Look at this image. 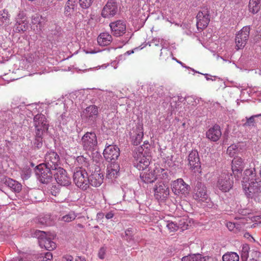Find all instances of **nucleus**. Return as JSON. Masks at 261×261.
<instances>
[{
	"label": "nucleus",
	"mask_w": 261,
	"mask_h": 261,
	"mask_svg": "<svg viewBox=\"0 0 261 261\" xmlns=\"http://www.w3.org/2000/svg\"><path fill=\"white\" fill-rule=\"evenodd\" d=\"M250 33V28L248 26L243 27L237 34L236 37V48H243L246 45Z\"/></svg>",
	"instance_id": "obj_11"
},
{
	"label": "nucleus",
	"mask_w": 261,
	"mask_h": 261,
	"mask_svg": "<svg viewBox=\"0 0 261 261\" xmlns=\"http://www.w3.org/2000/svg\"><path fill=\"white\" fill-rule=\"evenodd\" d=\"M140 178L145 183H151L156 179V176L155 175L154 169L152 170H148L147 171H143L140 173Z\"/></svg>",
	"instance_id": "obj_25"
},
{
	"label": "nucleus",
	"mask_w": 261,
	"mask_h": 261,
	"mask_svg": "<svg viewBox=\"0 0 261 261\" xmlns=\"http://www.w3.org/2000/svg\"><path fill=\"white\" fill-rule=\"evenodd\" d=\"M45 163L46 166L49 167L53 170L59 168L60 164L59 155L55 151L48 152L45 156Z\"/></svg>",
	"instance_id": "obj_12"
},
{
	"label": "nucleus",
	"mask_w": 261,
	"mask_h": 261,
	"mask_svg": "<svg viewBox=\"0 0 261 261\" xmlns=\"http://www.w3.org/2000/svg\"><path fill=\"white\" fill-rule=\"evenodd\" d=\"M244 160L237 156L233 158L231 162V169L233 173L235 172L241 173L245 168Z\"/></svg>",
	"instance_id": "obj_23"
},
{
	"label": "nucleus",
	"mask_w": 261,
	"mask_h": 261,
	"mask_svg": "<svg viewBox=\"0 0 261 261\" xmlns=\"http://www.w3.org/2000/svg\"><path fill=\"white\" fill-rule=\"evenodd\" d=\"M110 27L113 35L116 37H120L126 32V24L121 20H118L110 23Z\"/></svg>",
	"instance_id": "obj_16"
},
{
	"label": "nucleus",
	"mask_w": 261,
	"mask_h": 261,
	"mask_svg": "<svg viewBox=\"0 0 261 261\" xmlns=\"http://www.w3.org/2000/svg\"><path fill=\"white\" fill-rule=\"evenodd\" d=\"M39 222L42 225H44L46 223V222H44L43 220L39 221Z\"/></svg>",
	"instance_id": "obj_53"
},
{
	"label": "nucleus",
	"mask_w": 261,
	"mask_h": 261,
	"mask_svg": "<svg viewBox=\"0 0 261 261\" xmlns=\"http://www.w3.org/2000/svg\"><path fill=\"white\" fill-rule=\"evenodd\" d=\"M29 28V21L26 20H20L16 23V30L17 32H24L28 30Z\"/></svg>",
	"instance_id": "obj_33"
},
{
	"label": "nucleus",
	"mask_w": 261,
	"mask_h": 261,
	"mask_svg": "<svg viewBox=\"0 0 261 261\" xmlns=\"http://www.w3.org/2000/svg\"><path fill=\"white\" fill-rule=\"evenodd\" d=\"M34 124L36 129L38 139L41 140L43 132L48 128L45 116L42 114L35 115L34 117Z\"/></svg>",
	"instance_id": "obj_10"
},
{
	"label": "nucleus",
	"mask_w": 261,
	"mask_h": 261,
	"mask_svg": "<svg viewBox=\"0 0 261 261\" xmlns=\"http://www.w3.org/2000/svg\"><path fill=\"white\" fill-rule=\"evenodd\" d=\"M35 143L37 144L38 148L41 147L42 145V138L41 137V140H39L37 136V132H36V139Z\"/></svg>",
	"instance_id": "obj_47"
},
{
	"label": "nucleus",
	"mask_w": 261,
	"mask_h": 261,
	"mask_svg": "<svg viewBox=\"0 0 261 261\" xmlns=\"http://www.w3.org/2000/svg\"><path fill=\"white\" fill-rule=\"evenodd\" d=\"M226 226L230 231H233L236 232V224L234 223L228 222L226 223Z\"/></svg>",
	"instance_id": "obj_44"
},
{
	"label": "nucleus",
	"mask_w": 261,
	"mask_h": 261,
	"mask_svg": "<svg viewBox=\"0 0 261 261\" xmlns=\"http://www.w3.org/2000/svg\"><path fill=\"white\" fill-rule=\"evenodd\" d=\"M119 170V164L115 162H112L107 167L106 177L111 179L116 178L118 175Z\"/></svg>",
	"instance_id": "obj_21"
},
{
	"label": "nucleus",
	"mask_w": 261,
	"mask_h": 261,
	"mask_svg": "<svg viewBox=\"0 0 261 261\" xmlns=\"http://www.w3.org/2000/svg\"><path fill=\"white\" fill-rule=\"evenodd\" d=\"M77 0H68L64 8V14L66 16H71L76 10L77 7Z\"/></svg>",
	"instance_id": "obj_27"
},
{
	"label": "nucleus",
	"mask_w": 261,
	"mask_h": 261,
	"mask_svg": "<svg viewBox=\"0 0 261 261\" xmlns=\"http://www.w3.org/2000/svg\"><path fill=\"white\" fill-rule=\"evenodd\" d=\"M261 0H250L249 3V11L253 14L257 13L260 8Z\"/></svg>",
	"instance_id": "obj_34"
},
{
	"label": "nucleus",
	"mask_w": 261,
	"mask_h": 261,
	"mask_svg": "<svg viewBox=\"0 0 261 261\" xmlns=\"http://www.w3.org/2000/svg\"><path fill=\"white\" fill-rule=\"evenodd\" d=\"M242 150L241 145L240 143L237 144H233L230 145L227 149V153L230 156L232 157L235 154L239 153Z\"/></svg>",
	"instance_id": "obj_32"
},
{
	"label": "nucleus",
	"mask_w": 261,
	"mask_h": 261,
	"mask_svg": "<svg viewBox=\"0 0 261 261\" xmlns=\"http://www.w3.org/2000/svg\"><path fill=\"white\" fill-rule=\"evenodd\" d=\"M63 261H73V257L71 255H65L63 258Z\"/></svg>",
	"instance_id": "obj_48"
},
{
	"label": "nucleus",
	"mask_w": 261,
	"mask_h": 261,
	"mask_svg": "<svg viewBox=\"0 0 261 261\" xmlns=\"http://www.w3.org/2000/svg\"><path fill=\"white\" fill-rule=\"evenodd\" d=\"M154 195L159 201H164L169 195V189L168 185L164 182H158L154 188Z\"/></svg>",
	"instance_id": "obj_9"
},
{
	"label": "nucleus",
	"mask_w": 261,
	"mask_h": 261,
	"mask_svg": "<svg viewBox=\"0 0 261 261\" xmlns=\"http://www.w3.org/2000/svg\"><path fill=\"white\" fill-rule=\"evenodd\" d=\"M171 189L175 195L185 194L188 191V185L181 178L173 181L171 184Z\"/></svg>",
	"instance_id": "obj_17"
},
{
	"label": "nucleus",
	"mask_w": 261,
	"mask_h": 261,
	"mask_svg": "<svg viewBox=\"0 0 261 261\" xmlns=\"http://www.w3.org/2000/svg\"><path fill=\"white\" fill-rule=\"evenodd\" d=\"M244 237L247 239L251 238L252 239H254L253 237L249 234L248 232H246L244 233Z\"/></svg>",
	"instance_id": "obj_50"
},
{
	"label": "nucleus",
	"mask_w": 261,
	"mask_h": 261,
	"mask_svg": "<svg viewBox=\"0 0 261 261\" xmlns=\"http://www.w3.org/2000/svg\"><path fill=\"white\" fill-rule=\"evenodd\" d=\"M103 154L107 161L114 162L120 155V150L116 145H109L104 149Z\"/></svg>",
	"instance_id": "obj_13"
},
{
	"label": "nucleus",
	"mask_w": 261,
	"mask_h": 261,
	"mask_svg": "<svg viewBox=\"0 0 261 261\" xmlns=\"http://www.w3.org/2000/svg\"><path fill=\"white\" fill-rule=\"evenodd\" d=\"M34 237L38 239L39 245L41 248H44L49 251L53 250L56 248V244L53 241L56 237L54 233L36 230L34 232Z\"/></svg>",
	"instance_id": "obj_2"
},
{
	"label": "nucleus",
	"mask_w": 261,
	"mask_h": 261,
	"mask_svg": "<svg viewBox=\"0 0 261 261\" xmlns=\"http://www.w3.org/2000/svg\"><path fill=\"white\" fill-rule=\"evenodd\" d=\"M10 22H9V19H8V23H9Z\"/></svg>",
	"instance_id": "obj_57"
},
{
	"label": "nucleus",
	"mask_w": 261,
	"mask_h": 261,
	"mask_svg": "<svg viewBox=\"0 0 261 261\" xmlns=\"http://www.w3.org/2000/svg\"><path fill=\"white\" fill-rule=\"evenodd\" d=\"M112 41V36L107 32L100 33L97 37L98 44L102 46L109 45Z\"/></svg>",
	"instance_id": "obj_26"
},
{
	"label": "nucleus",
	"mask_w": 261,
	"mask_h": 261,
	"mask_svg": "<svg viewBox=\"0 0 261 261\" xmlns=\"http://www.w3.org/2000/svg\"><path fill=\"white\" fill-rule=\"evenodd\" d=\"M118 11V7L114 0H109L102 10L101 16L104 18L114 16Z\"/></svg>",
	"instance_id": "obj_15"
},
{
	"label": "nucleus",
	"mask_w": 261,
	"mask_h": 261,
	"mask_svg": "<svg viewBox=\"0 0 261 261\" xmlns=\"http://www.w3.org/2000/svg\"><path fill=\"white\" fill-rule=\"evenodd\" d=\"M220 127L218 125H215L206 132V137L212 141H218L221 136Z\"/></svg>",
	"instance_id": "obj_22"
},
{
	"label": "nucleus",
	"mask_w": 261,
	"mask_h": 261,
	"mask_svg": "<svg viewBox=\"0 0 261 261\" xmlns=\"http://www.w3.org/2000/svg\"><path fill=\"white\" fill-rule=\"evenodd\" d=\"M229 1L231 2H236L237 0H229Z\"/></svg>",
	"instance_id": "obj_54"
},
{
	"label": "nucleus",
	"mask_w": 261,
	"mask_h": 261,
	"mask_svg": "<svg viewBox=\"0 0 261 261\" xmlns=\"http://www.w3.org/2000/svg\"><path fill=\"white\" fill-rule=\"evenodd\" d=\"M261 115H255L249 118H246V122L244 124L245 126H254L255 124V118L260 116Z\"/></svg>",
	"instance_id": "obj_39"
},
{
	"label": "nucleus",
	"mask_w": 261,
	"mask_h": 261,
	"mask_svg": "<svg viewBox=\"0 0 261 261\" xmlns=\"http://www.w3.org/2000/svg\"><path fill=\"white\" fill-rule=\"evenodd\" d=\"M193 261H208L211 259V257L209 256L202 257L200 254H196L195 256H194Z\"/></svg>",
	"instance_id": "obj_42"
},
{
	"label": "nucleus",
	"mask_w": 261,
	"mask_h": 261,
	"mask_svg": "<svg viewBox=\"0 0 261 261\" xmlns=\"http://www.w3.org/2000/svg\"><path fill=\"white\" fill-rule=\"evenodd\" d=\"M75 261H86L85 258L78 256L76 259Z\"/></svg>",
	"instance_id": "obj_51"
},
{
	"label": "nucleus",
	"mask_w": 261,
	"mask_h": 261,
	"mask_svg": "<svg viewBox=\"0 0 261 261\" xmlns=\"http://www.w3.org/2000/svg\"><path fill=\"white\" fill-rule=\"evenodd\" d=\"M106 254V249L104 248H101L98 252V257L101 259H103Z\"/></svg>",
	"instance_id": "obj_46"
},
{
	"label": "nucleus",
	"mask_w": 261,
	"mask_h": 261,
	"mask_svg": "<svg viewBox=\"0 0 261 261\" xmlns=\"http://www.w3.org/2000/svg\"><path fill=\"white\" fill-rule=\"evenodd\" d=\"M243 188L248 198L261 202V180L256 178L254 168L246 169L244 172Z\"/></svg>",
	"instance_id": "obj_1"
},
{
	"label": "nucleus",
	"mask_w": 261,
	"mask_h": 261,
	"mask_svg": "<svg viewBox=\"0 0 261 261\" xmlns=\"http://www.w3.org/2000/svg\"><path fill=\"white\" fill-rule=\"evenodd\" d=\"M82 144L85 150L94 151L96 150L97 145L96 134L93 132L86 133L82 138Z\"/></svg>",
	"instance_id": "obj_8"
},
{
	"label": "nucleus",
	"mask_w": 261,
	"mask_h": 261,
	"mask_svg": "<svg viewBox=\"0 0 261 261\" xmlns=\"http://www.w3.org/2000/svg\"><path fill=\"white\" fill-rule=\"evenodd\" d=\"M196 25L198 30L206 28L210 21V12L207 7L201 8L196 17Z\"/></svg>",
	"instance_id": "obj_7"
},
{
	"label": "nucleus",
	"mask_w": 261,
	"mask_h": 261,
	"mask_svg": "<svg viewBox=\"0 0 261 261\" xmlns=\"http://www.w3.org/2000/svg\"><path fill=\"white\" fill-rule=\"evenodd\" d=\"M113 217H114V214H113L112 212H109V213H107V214L106 215V218L107 219H111V218H112Z\"/></svg>",
	"instance_id": "obj_49"
},
{
	"label": "nucleus",
	"mask_w": 261,
	"mask_h": 261,
	"mask_svg": "<svg viewBox=\"0 0 261 261\" xmlns=\"http://www.w3.org/2000/svg\"><path fill=\"white\" fill-rule=\"evenodd\" d=\"M233 184L232 174L228 172H224L218 177L217 186L222 192H226L232 188Z\"/></svg>",
	"instance_id": "obj_5"
},
{
	"label": "nucleus",
	"mask_w": 261,
	"mask_h": 261,
	"mask_svg": "<svg viewBox=\"0 0 261 261\" xmlns=\"http://www.w3.org/2000/svg\"><path fill=\"white\" fill-rule=\"evenodd\" d=\"M79 227H82V225L81 224H79Z\"/></svg>",
	"instance_id": "obj_55"
},
{
	"label": "nucleus",
	"mask_w": 261,
	"mask_h": 261,
	"mask_svg": "<svg viewBox=\"0 0 261 261\" xmlns=\"http://www.w3.org/2000/svg\"><path fill=\"white\" fill-rule=\"evenodd\" d=\"M222 259L223 261H239V256L236 252H227L223 255Z\"/></svg>",
	"instance_id": "obj_35"
},
{
	"label": "nucleus",
	"mask_w": 261,
	"mask_h": 261,
	"mask_svg": "<svg viewBox=\"0 0 261 261\" xmlns=\"http://www.w3.org/2000/svg\"><path fill=\"white\" fill-rule=\"evenodd\" d=\"M185 123H183V124H182V125H183V126H185Z\"/></svg>",
	"instance_id": "obj_58"
},
{
	"label": "nucleus",
	"mask_w": 261,
	"mask_h": 261,
	"mask_svg": "<svg viewBox=\"0 0 261 261\" xmlns=\"http://www.w3.org/2000/svg\"><path fill=\"white\" fill-rule=\"evenodd\" d=\"M93 0H79V4L81 7L84 9L89 7Z\"/></svg>",
	"instance_id": "obj_41"
},
{
	"label": "nucleus",
	"mask_w": 261,
	"mask_h": 261,
	"mask_svg": "<svg viewBox=\"0 0 261 261\" xmlns=\"http://www.w3.org/2000/svg\"><path fill=\"white\" fill-rule=\"evenodd\" d=\"M52 170L46 166V164H40L36 167L35 172L38 178L43 184H47L52 178Z\"/></svg>",
	"instance_id": "obj_6"
},
{
	"label": "nucleus",
	"mask_w": 261,
	"mask_h": 261,
	"mask_svg": "<svg viewBox=\"0 0 261 261\" xmlns=\"http://www.w3.org/2000/svg\"><path fill=\"white\" fill-rule=\"evenodd\" d=\"M19 261H23L22 259H20Z\"/></svg>",
	"instance_id": "obj_56"
},
{
	"label": "nucleus",
	"mask_w": 261,
	"mask_h": 261,
	"mask_svg": "<svg viewBox=\"0 0 261 261\" xmlns=\"http://www.w3.org/2000/svg\"><path fill=\"white\" fill-rule=\"evenodd\" d=\"M0 25H1V24H0Z\"/></svg>",
	"instance_id": "obj_59"
},
{
	"label": "nucleus",
	"mask_w": 261,
	"mask_h": 261,
	"mask_svg": "<svg viewBox=\"0 0 261 261\" xmlns=\"http://www.w3.org/2000/svg\"><path fill=\"white\" fill-rule=\"evenodd\" d=\"M89 185L94 187L100 186L103 180V175L100 170H95L89 177Z\"/></svg>",
	"instance_id": "obj_19"
},
{
	"label": "nucleus",
	"mask_w": 261,
	"mask_h": 261,
	"mask_svg": "<svg viewBox=\"0 0 261 261\" xmlns=\"http://www.w3.org/2000/svg\"><path fill=\"white\" fill-rule=\"evenodd\" d=\"M5 184L9 187L12 190L15 191V192H19L22 188V186L18 182L13 180L11 178H7L5 179Z\"/></svg>",
	"instance_id": "obj_29"
},
{
	"label": "nucleus",
	"mask_w": 261,
	"mask_h": 261,
	"mask_svg": "<svg viewBox=\"0 0 261 261\" xmlns=\"http://www.w3.org/2000/svg\"><path fill=\"white\" fill-rule=\"evenodd\" d=\"M76 214L73 211H71L69 212L67 214L63 216L62 217L61 220L65 222L68 223L73 221L76 218Z\"/></svg>",
	"instance_id": "obj_37"
},
{
	"label": "nucleus",
	"mask_w": 261,
	"mask_h": 261,
	"mask_svg": "<svg viewBox=\"0 0 261 261\" xmlns=\"http://www.w3.org/2000/svg\"><path fill=\"white\" fill-rule=\"evenodd\" d=\"M89 176L86 170L82 167H76L73 171V180L75 185L86 190L89 187Z\"/></svg>",
	"instance_id": "obj_4"
},
{
	"label": "nucleus",
	"mask_w": 261,
	"mask_h": 261,
	"mask_svg": "<svg viewBox=\"0 0 261 261\" xmlns=\"http://www.w3.org/2000/svg\"><path fill=\"white\" fill-rule=\"evenodd\" d=\"M53 259V255L50 252H46L43 258L42 261H51Z\"/></svg>",
	"instance_id": "obj_43"
},
{
	"label": "nucleus",
	"mask_w": 261,
	"mask_h": 261,
	"mask_svg": "<svg viewBox=\"0 0 261 261\" xmlns=\"http://www.w3.org/2000/svg\"><path fill=\"white\" fill-rule=\"evenodd\" d=\"M55 170L56 172L54 174V176L58 184L62 186H67L70 185V177L65 169L63 168L59 167V168Z\"/></svg>",
	"instance_id": "obj_14"
},
{
	"label": "nucleus",
	"mask_w": 261,
	"mask_h": 261,
	"mask_svg": "<svg viewBox=\"0 0 261 261\" xmlns=\"http://www.w3.org/2000/svg\"><path fill=\"white\" fill-rule=\"evenodd\" d=\"M196 254H190L187 256H184L181 258V261H193L194 256H195Z\"/></svg>",
	"instance_id": "obj_45"
},
{
	"label": "nucleus",
	"mask_w": 261,
	"mask_h": 261,
	"mask_svg": "<svg viewBox=\"0 0 261 261\" xmlns=\"http://www.w3.org/2000/svg\"><path fill=\"white\" fill-rule=\"evenodd\" d=\"M189 164L192 169L200 167V162L197 150H192L188 156Z\"/></svg>",
	"instance_id": "obj_24"
},
{
	"label": "nucleus",
	"mask_w": 261,
	"mask_h": 261,
	"mask_svg": "<svg viewBox=\"0 0 261 261\" xmlns=\"http://www.w3.org/2000/svg\"><path fill=\"white\" fill-rule=\"evenodd\" d=\"M250 251V247L248 244H244L243 245L241 251V257L245 261L249 257V252Z\"/></svg>",
	"instance_id": "obj_38"
},
{
	"label": "nucleus",
	"mask_w": 261,
	"mask_h": 261,
	"mask_svg": "<svg viewBox=\"0 0 261 261\" xmlns=\"http://www.w3.org/2000/svg\"><path fill=\"white\" fill-rule=\"evenodd\" d=\"M98 115V108L95 105H91L87 107L83 112V117L92 121H95Z\"/></svg>",
	"instance_id": "obj_20"
},
{
	"label": "nucleus",
	"mask_w": 261,
	"mask_h": 261,
	"mask_svg": "<svg viewBox=\"0 0 261 261\" xmlns=\"http://www.w3.org/2000/svg\"><path fill=\"white\" fill-rule=\"evenodd\" d=\"M42 18L41 16L38 14H36L32 17V23L33 24H38L39 26V30H41V20Z\"/></svg>",
	"instance_id": "obj_40"
},
{
	"label": "nucleus",
	"mask_w": 261,
	"mask_h": 261,
	"mask_svg": "<svg viewBox=\"0 0 261 261\" xmlns=\"http://www.w3.org/2000/svg\"><path fill=\"white\" fill-rule=\"evenodd\" d=\"M135 133V135L133 137L132 141L134 145H138L141 142L144 136L143 125H139L137 127Z\"/></svg>",
	"instance_id": "obj_28"
},
{
	"label": "nucleus",
	"mask_w": 261,
	"mask_h": 261,
	"mask_svg": "<svg viewBox=\"0 0 261 261\" xmlns=\"http://www.w3.org/2000/svg\"><path fill=\"white\" fill-rule=\"evenodd\" d=\"M154 172L156 179H166L168 178L167 170L162 168L160 166L155 167Z\"/></svg>",
	"instance_id": "obj_31"
},
{
	"label": "nucleus",
	"mask_w": 261,
	"mask_h": 261,
	"mask_svg": "<svg viewBox=\"0 0 261 261\" xmlns=\"http://www.w3.org/2000/svg\"><path fill=\"white\" fill-rule=\"evenodd\" d=\"M135 166L139 170L144 171L149 166L151 157L147 154L142 146H139L136 149L134 154Z\"/></svg>",
	"instance_id": "obj_3"
},
{
	"label": "nucleus",
	"mask_w": 261,
	"mask_h": 261,
	"mask_svg": "<svg viewBox=\"0 0 261 261\" xmlns=\"http://www.w3.org/2000/svg\"><path fill=\"white\" fill-rule=\"evenodd\" d=\"M104 214L102 213H99L97 215V217L98 218H102L103 217Z\"/></svg>",
	"instance_id": "obj_52"
},
{
	"label": "nucleus",
	"mask_w": 261,
	"mask_h": 261,
	"mask_svg": "<svg viewBox=\"0 0 261 261\" xmlns=\"http://www.w3.org/2000/svg\"><path fill=\"white\" fill-rule=\"evenodd\" d=\"M162 224L166 226L169 232H175L177 231L179 228L178 225L175 222L171 220H163Z\"/></svg>",
	"instance_id": "obj_30"
},
{
	"label": "nucleus",
	"mask_w": 261,
	"mask_h": 261,
	"mask_svg": "<svg viewBox=\"0 0 261 261\" xmlns=\"http://www.w3.org/2000/svg\"><path fill=\"white\" fill-rule=\"evenodd\" d=\"M89 156L86 154V155H80L76 158V161L78 165L83 167H88L89 166Z\"/></svg>",
	"instance_id": "obj_36"
},
{
	"label": "nucleus",
	"mask_w": 261,
	"mask_h": 261,
	"mask_svg": "<svg viewBox=\"0 0 261 261\" xmlns=\"http://www.w3.org/2000/svg\"><path fill=\"white\" fill-rule=\"evenodd\" d=\"M193 197L195 200L204 201L207 199L208 195L206 193V187L201 182H197L195 189Z\"/></svg>",
	"instance_id": "obj_18"
}]
</instances>
